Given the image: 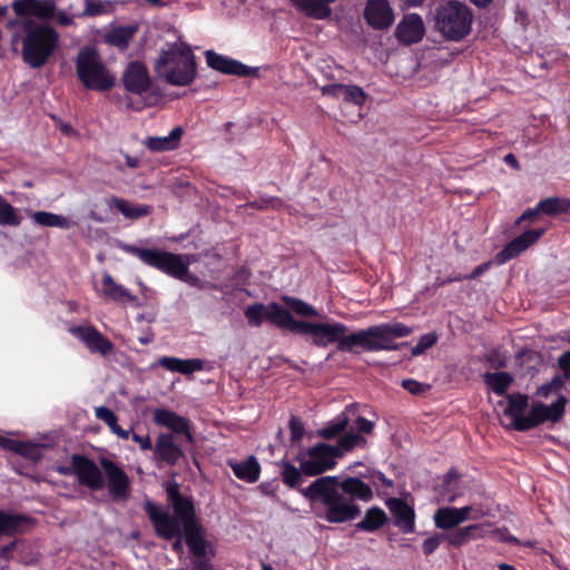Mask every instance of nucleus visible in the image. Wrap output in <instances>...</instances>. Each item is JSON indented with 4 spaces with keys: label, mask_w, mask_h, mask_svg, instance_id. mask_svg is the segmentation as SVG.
Returning <instances> with one entry per match:
<instances>
[{
    "label": "nucleus",
    "mask_w": 570,
    "mask_h": 570,
    "mask_svg": "<svg viewBox=\"0 0 570 570\" xmlns=\"http://www.w3.org/2000/svg\"><path fill=\"white\" fill-rule=\"evenodd\" d=\"M188 265H189V263H187V266ZM177 279L186 282L194 286H199L200 288H203V285H200V279L196 275L190 274L188 268H187L186 274L181 277H177Z\"/></svg>",
    "instance_id": "obj_63"
},
{
    "label": "nucleus",
    "mask_w": 570,
    "mask_h": 570,
    "mask_svg": "<svg viewBox=\"0 0 570 570\" xmlns=\"http://www.w3.org/2000/svg\"><path fill=\"white\" fill-rule=\"evenodd\" d=\"M365 443L364 436L351 431L341 436L334 445L320 442L307 450H301L295 460L299 463L305 475L316 476L334 469L337 459Z\"/></svg>",
    "instance_id": "obj_5"
},
{
    "label": "nucleus",
    "mask_w": 570,
    "mask_h": 570,
    "mask_svg": "<svg viewBox=\"0 0 570 570\" xmlns=\"http://www.w3.org/2000/svg\"><path fill=\"white\" fill-rule=\"evenodd\" d=\"M137 32V24L118 26L106 33L105 40L108 45L126 50Z\"/></svg>",
    "instance_id": "obj_31"
},
{
    "label": "nucleus",
    "mask_w": 570,
    "mask_h": 570,
    "mask_svg": "<svg viewBox=\"0 0 570 570\" xmlns=\"http://www.w3.org/2000/svg\"><path fill=\"white\" fill-rule=\"evenodd\" d=\"M16 27H20L23 32L22 60L35 69L43 67L58 46V32L51 26L37 23L32 19H11L7 22L8 29Z\"/></svg>",
    "instance_id": "obj_4"
},
{
    "label": "nucleus",
    "mask_w": 570,
    "mask_h": 570,
    "mask_svg": "<svg viewBox=\"0 0 570 570\" xmlns=\"http://www.w3.org/2000/svg\"><path fill=\"white\" fill-rule=\"evenodd\" d=\"M335 0H291L292 4L308 18L324 20L327 19L332 10L328 7Z\"/></svg>",
    "instance_id": "obj_26"
},
{
    "label": "nucleus",
    "mask_w": 570,
    "mask_h": 570,
    "mask_svg": "<svg viewBox=\"0 0 570 570\" xmlns=\"http://www.w3.org/2000/svg\"><path fill=\"white\" fill-rule=\"evenodd\" d=\"M288 428L291 432V442L298 443L305 434L304 423L295 415H292L288 422Z\"/></svg>",
    "instance_id": "obj_52"
},
{
    "label": "nucleus",
    "mask_w": 570,
    "mask_h": 570,
    "mask_svg": "<svg viewBox=\"0 0 570 570\" xmlns=\"http://www.w3.org/2000/svg\"><path fill=\"white\" fill-rule=\"evenodd\" d=\"M31 218L36 224L45 227L68 229L71 226L70 220L67 217L50 212H33L31 214Z\"/></svg>",
    "instance_id": "obj_38"
},
{
    "label": "nucleus",
    "mask_w": 570,
    "mask_h": 570,
    "mask_svg": "<svg viewBox=\"0 0 570 570\" xmlns=\"http://www.w3.org/2000/svg\"><path fill=\"white\" fill-rule=\"evenodd\" d=\"M282 301L289 306L296 314L301 316H316L317 312L314 309L313 306L308 305L307 303L303 302L302 299L291 297V296H283Z\"/></svg>",
    "instance_id": "obj_46"
},
{
    "label": "nucleus",
    "mask_w": 570,
    "mask_h": 570,
    "mask_svg": "<svg viewBox=\"0 0 570 570\" xmlns=\"http://www.w3.org/2000/svg\"><path fill=\"white\" fill-rule=\"evenodd\" d=\"M83 16L97 17L109 11L110 4L107 1L101 0H85Z\"/></svg>",
    "instance_id": "obj_49"
},
{
    "label": "nucleus",
    "mask_w": 570,
    "mask_h": 570,
    "mask_svg": "<svg viewBox=\"0 0 570 570\" xmlns=\"http://www.w3.org/2000/svg\"><path fill=\"white\" fill-rule=\"evenodd\" d=\"M304 472L301 466L296 468L291 462L282 463L281 476L284 484L292 489H297L304 481L303 479Z\"/></svg>",
    "instance_id": "obj_41"
},
{
    "label": "nucleus",
    "mask_w": 570,
    "mask_h": 570,
    "mask_svg": "<svg viewBox=\"0 0 570 570\" xmlns=\"http://www.w3.org/2000/svg\"><path fill=\"white\" fill-rule=\"evenodd\" d=\"M311 505L324 508L323 512L316 511L320 519L330 523H345L355 520L361 514V508L356 501L370 502L373 499L372 488L357 476H320L308 487L299 490Z\"/></svg>",
    "instance_id": "obj_2"
},
{
    "label": "nucleus",
    "mask_w": 570,
    "mask_h": 570,
    "mask_svg": "<svg viewBox=\"0 0 570 570\" xmlns=\"http://www.w3.org/2000/svg\"><path fill=\"white\" fill-rule=\"evenodd\" d=\"M542 215L541 210L538 209V204L533 208L525 209L522 215L517 219L515 224H520L522 222H531L534 223L538 220V217Z\"/></svg>",
    "instance_id": "obj_57"
},
{
    "label": "nucleus",
    "mask_w": 570,
    "mask_h": 570,
    "mask_svg": "<svg viewBox=\"0 0 570 570\" xmlns=\"http://www.w3.org/2000/svg\"><path fill=\"white\" fill-rule=\"evenodd\" d=\"M109 206L120 212L128 219H139L148 216L153 207L149 205H132L124 198L112 196L109 199Z\"/></svg>",
    "instance_id": "obj_34"
},
{
    "label": "nucleus",
    "mask_w": 570,
    "mask_h": 570,
    "mask_svg": "<svg viewBox=\"0 0 570 570\" xmlns=\"http://www.w3.org/2000/svg\"><path fill=\"white\" fill-rule=\"evenodd\" d=\"M480 531V525L470 524L464 528H459L454 531L444 533V540L452 547L460 548L468 543L471 539L475 538L476 532Z\"/></svg>",
    "instance_id": "obj_39"
},
{
    "label": "nucleus",
    "mask_w": 570,
    "mask_h": 570,
    "mask_svg": "<svg viewBox=\"0 0 570 570\" xmlns=\"http://www.w3.org/2000/svg\"><path fill=\"white\" fill-rule=\"evenodd\" d=\"M364 19L374 30H386L394 22V12L387 0H367Z\"/></svg>",
    "instance_id": "obj_19"
},
{
    "label": "nucleus",
    "mask_w": 570,
    "mask_h": 570,
    "mask_svg": "<svg viewBox=\"0 0 570 570\" xmlns=\"http://www.w3.org/2000/svg\"><path fill=\"white\" fill-rule=\"evenodd\" d=\"M245 316L252 326H259L267 321V305L255 303L245 309Z\"/></svg>",
    "instance_id": "obj_44"
},
{
    "label": "nucleus",
    "mask_w": 570,
    "mask_h": 570,
    "mask_svg": "<svg viewBox=\"0 0 570 570\" xmlns=\"http://www.w3.org/2000/svg\"><path fill=\"white\" fill-rule=\"evenodd\" d=\"M568 400L564 395H559L558 399L550 405L537 403L533 405V428L540 425L546 421L559 422L564 415L566 405Z\"/></svg>",
    "instance_id": "obj_24"
},
{
    "label": "nucleus",
    "mask_w": 570,
    "mask_h": 570,
    "mask_svg": "<svg viewBox=\"0 0 570 570\" xmlns=\"http://www.w3.org/2000/svg\"><path fill=\"white\" fill-rule=\"evenodd\" d=\"M0 446L12 452L20 451L21 448H24L21 441L12 440L2 435H0Z\"/></svg>",
    "instance_id": "obj_59"
},
{
    "label": "nucleus",
    "mask_w": 570,
    "mask_h": 570,
    "mask_svg": "<svg viewBox=\"0 0 570 570\" xmlns=\"http://www.w3.org/2000/svg\"><path fill=\"white\" fill-rule=\"evenodd\" d=\"M153 422L158 426L168 429L174 436L183 435L188 443H195L191 422L187 417L171 410L156 409L153 413Z\"/></svg>",
    "instance_id": "obj_15"
},
{
    "label": "nucleus",
    "mask_w": 570,
    "mask_h": 570,
    "mask_svg": "<svg viewBox=\"0 0 570 570\" xmlns=\"http://www.w3.org/2000/svg\"><path fill=\"white\" fill-rule=\"evenodd\" d=\"M267 321L275 326L301 334L305 321H297L291 312L278 303L267 305Z\"/></svg>",
    "instance_id": "obj_25"
},
{
    "label": "nucleus",
    "mask_w": 570,
    "mask_h": 570,
    "mask_svg": "<svg viewBox=\"0 0 570 570\" xmlns=\"http://www.w3.org/2000/svg\"><path fill=\"white\" fill-rule=\"evenodd\" d=\"M444 541V533H434L422 542V552L425 557L433 554L441 542Z\"/></svg>",
    "instance_id": "obj_53"
},
{
    "label": "nucleus",
    "mask_w": 570,
    "mask_h": 570,
    "mask_svg": "<svg viewBox=\"0 0 570 570\" xmlns=\"http://www.w3.org/2000/svg\"><path fill=\"white\" fill-rule=\"evenodd\" d=\"M389 519L386 513L380 507H372L366 510L364 518L355 524V528L364 532H376L382 529Z\"/></svg>",
    "instance_id": "obj_33"
},
{
    "label": "nucleus",
    "mask_w": 570,
    "mask_h": 570,
    "mask_svg": "<svg viewBox=\"0 0 570 570\" xmlns=\"http://www.w3.org/2000/svg\"><path fill=\"white\" fill-rule=\"evenodd\" d=\"M21 222L18 210L0 195V225L17 227Z\"/></svg>",
    "instance_id": "obj_42"
},
{
    "label": "nucleus",
    "mask_w": 570,
    "mask_h": 570,
    "mask_svg": "<svg viewBox=\"0 0 570 570\" xmlns=\"http://www.w3.org/2000/svg\"><path fill=\"white\" fill-rule=\"evenodd\" d=\"M235 476L248 483H254L259 479L261 464L254 455L248 456L240 462L229 463Z\"/></svg>",
    "instance_id": "obj_32"
},
{
    "label": "nucleus",
    "mask_w": 570,
    "mask_h": 570,
    "mask_svg": "<svg viewBox=\"0 0 570 570\" xmlns=\"http://www.w3.org/2000/svg\"><path fill=\"white\" fill-rule=\"evenodd\" d=\"M438 343V335L434 332L423 334L415 346L412 347V356H420Z\"/></svg>",
    "instance_id": "obj_48"
},
{
    "label": "nucleus",
    "mask_w": 570,
    "mask_h": 570,
    "mask_svg": "<svg viewBox=\"0 0 570 570\" xmlns=\"http://www.w3.org/2000/svg\"><path fill=\"white\" fill-rule=\"evenodd\" d=\"M205 57L208 67L222 73L234 75L237 77L258 76L259 69L257 67H248L238 60H235L227 56L219 55L214 50H207L205 52Z\"/></svg>",
    "instance_id": "obj_16"
},
{
    "label": "nucleus",
    "mask_w": 570,
    "mask_h": 570,
    "mask_svg": "<svg viewBox=\"0 0 570 570\" xmlns=\"http://www.w3.org/2000/svg\"><path fill=\"white\" fill-rule=\"evenodd\" d=\"M181 136V127H175L166 137H148L145 145L151 151H170L178 147Z\"/></svg>",
    "instance_id": "obj_35"
},
{
    "label": "nucleus",
    "mask_w": 570,
    "mask_h": 570,
    "mask_svg": "<svg viewBox=\"0 0 570 570\" xmlns=\"http://www.w3.org/2000/svg\"><path fill=\"white\" fill-rule=\"evenodd\" d=\"M131 439L134 442L139 444L142 451L154 450L150 436L148 434L139 435L137 433H132Z\"/></svg>",
    "instance_id": "obj_60"
},
{
    "label": "nucleus",
    "mask_w": 570,
    "mask_h": 570,
    "mask_svg": "<svg viewBox=\"0 0 570 570\" xmlns=\"http://www.w3.org/2000/svg\"><path fill=\"white\" fill-rule=\"evenodd\" d=\"M538 209L542 215L557 217L559 215L570 214V198L567 197H547L538 203Z\"/></svg>",
    "instance_id": "obj_36"
},
{
    "label": "nucleus",
    "mask_w": 570,
    "mask_h": 570,
    "mask_svg": "<svg viewBox=\"0 0 570 570\" xmlns=\"http://www.w3.org/2000/svg\"><path fill=\"white\" fill-rule=\"evenodd\" d=\"M69 333L85 344L92 354L109 355L114 343L102 335L94 325H76L69 328Z\"/></svg>",
    "instance_id": "obj_14"
},
{
    "label": "nucleus",
    "mask_w": 570,
    "mask_h": 570,
    "mask_svg": "<svg viewBox=\"0 0 570 570\" xmlns=\"http://www.w3.org/2000/svg\"><path fill=\"white\" fill-rule=\"evenodd\" d=\"M166 495L169 505L173 509V515L154 503L151 500L144 502V510L148 515L155 533L158 538L170 541L175 539L171 544L174 552L180 554L184 551L183 538L185 539V521L177 514L179 508H191L193 519L196 523H200L196 518V509L191 497H185L180 493L179 484L170 482L166 487Z\"/></svg>",
    "instance_id": "obj_3"
},
{
    "label": "nucleus",
    "mask_w": 570,
    "mask_h": 570,
    "mask_svg": "<svg viewBox=\"0 0 570 570\" xmlns=\"http://www.w3.org/2000/svg\"><path fill=\"white\" fill-rule=\"evenodd\" d=\"M566 380L560 376V374H556L550 382L542 384L538 389V394L542 397H548L553 391L558 392L564 389Z\"/></svg>",
    "instance_id": "obj_50"
},
{
    "label": "nucleus",
    "mask_w": 570,
    "mask_h": 570,
    "mask_svg": "<svg viewBox=\"0 0 570 570\" xmlns=\"http://www.w3.org/2000/svg\"><path fill=\"white\" fill-rule=\"evenodd\" d=\"M355 429L357 431L356 434L358 435H361V433L371 434L374 429V423L363 416H357L355 421ZM351 431L355 433L353 429Z\"/></svg>",
    "instance_id": "obj_56"
},
{
    "label": "nucleus",
    "mask_w": 570,
    "mask_h": 570,
    "mask_svg": "<svg viewBox=\"0 0 570 570\" xmlns=\"http://www.w3.org/2000/svg\"><path fill=\"white\" fill-rule=\"evenodd\" d=\"M76 72L81 83L90 90L107 91L115 85V77L108 71L94 47L79 50Z\"/></svg>",
    "instance_id": "obj_8"
},
{
    "label": "nucleus",
    "mask_w": 570,
    "mask_h": 570,
    "mask_svg": "<svg viewBox=\"0 0 570 570\" xmlns=\"http://www.w3.org/2000/svg\"><path fill=\"white\" fill-rule=\"evenodd\" d=\"M508 405L503 413L505 416L511 419L510 428L525 432L533 429V406L531 407L528 415H524V411L529 406V397L525 394L513 393L508 394Z\"/></svg>",
    "instance_id": "obj_12"
},
{
    "label": "nucleus",
    "mask_w": 570,
    "mask_h": 570,
    "mask_svg": "<svg viewBox=\"0 0 570 570\" xmlns=\"http://www.w3.org/2000/svg\"><path fill=\"white\" fill-rule=\"evenodd\" d=\"M484 362L497 372L507 366V357L499 348H492L484 355Z\"/></svg>",
    "instance_id": "obj_51"
},
{
    "label": "nucleus",
    "mask_w": 570,
    "mask_h": 570,
    "mask_svg": "<svg viewBox=\"0 0 570 570\" xmlns=\"http://www.w3.org/2000/svg\"><path fill=\"white\" fill-rule=\"evenodd\" d=\"M155 68L173 86H188L197 76L196 57L186 42H174L161 50Z\"/></svg>",
    "instance_id": "obj_6"
},
{
    "label": "nucleus",
    "mask_w": 570,
    "mask_h": 570,
    "mask_svg": "<svg viewBox=\"0 0 570 570\" xmlns=\"http://www.w3.org/2000/svg\"><path fill=\"white\" fill-rule=\"evenodd\" d=\"M283 205V200L278 197L261 198L250 203V206L257 209H266L269 206L273 208H279Z\"/></svg>",
    "instance_id": "obj_55"
},
{
    "label": "nucleus",
    "mask_w": 570,
    "mask_h": 570,
    "mask_svg": "<svg viewBox=\"0 0 570 570\" xmlns=\"http://www.w3.org/2000/svg\"><path fill=\"white\" fill-rule=\"evenodd\" d=\"M32 522V519L21 513H10L0 510V535H14L22 533L23 528Z\"/></svg>",
    "instance_id": "obj_29"
},
{
    "label": "nucleus",
    "mask_w": 570,
    "mask_h": 570,
    "mask_svg": "<svg viewBox=\"0 0 570 570\" xmlns=\"http://www.w3.org/2000/svg\"><path fill=\"white\" fill-rule=\"evenodd\" d=\"M484 383L491 389L497 395H508L507 392L513 383V376L509 372H487L483 374Z\"/></svg>",
    "instance_id": "obj_37"
},
{
    "label": "nucleus",
    "mask_w": 570,
    "mask_h": 570,
    "mask_svg": "<svg viewBox=\"0 0 570 570\" xmlns=\"http://www.w3.org/2000/svg\"><path fill=\"white\" fill-rule=\"evenodd\" d=\"M121 250L140 259L145 265L150 266L174 278L181 277L187 272V263L181 255L160 250L157 248H141L132 244H121Z\"/></svg>",
    "instance_id": "obj_10"
},
{
    "label": "nucleus",
    "mask_w": 570,
    "mask_h": 570,
    "mask_svg": "<svg viewBox=\"0 0 570 570\" xmlns=\"http://www.w3.org/2000/svg\"><path fill=\"white\" fill-rule=\"evenodd\" d=\"M53 19H56L57 23L63 27L72 23V18L63 11H60L57 14L55 13Z\"/></svg>",
    "instance_id": "obj_64"
},
{
    "label": "nucleus",
    "mask_w": 570,
    "mask_h": 570,
    "mask_svg": "<svg viewBox=\"0 0 570 570\" xmlns=\"http://www.w3.org/2000/svg\"><path fill=\"white\" fill-rule=\"evenodd\" d=\"M100 465L107 476L109 494L115 501H127L130 497V479L128 474L114 461L100 459Z\"/></svg>",
    "instance_id": "obj_13"
},
{
    "label": "nucleus",
    "mask_w": 570,
    "mask_h": 570,
    "mask_svg": "<svg viewBox=\"0 0 570 570\" xmlns=\"http://www.w3.org/2000/svg\"><path fill=\"white\" fill-rule=\"evenodd\" d=\"M394 35L397 41L405 46L420 42L425 35L422 17L417 13L404 14L397 23Z\"/></svg>",
    "instance_id": "obj_21"
},
{
    "label": "nucleus",
    "mask_w": 570,
    "mask_h": 570,
    "mask_svg": "<svg viewBox=\"0 0 570 570\" xmlns=\"http://www.w3.org/2000/svg\"><path fill=\"white\" fill-rule=\"evenodd\" d=\"M96 417L104 421L118 438L128 440L130 432L118 424L117 415L106 406H98L95 410Z\"/></svg>",
    "instance_id": "obj_40"
},
{
    "label": "nucleus",
    "mask_w": 570,
    "mask_h": 570,
    "mask_svg": "<svg viewBox=\"0 0 570 570\" xmlns=\"http://www.w3.org/2000/svg\"><path fill=\"white\" fill-rule=\"evenodd\" d=\"M345 102L362 106L365 102V91L355 85H345L341 97Z\"/></svg>",
    "instance_id": "obj_45"
},
{
    "label": "nucleus",
    "mask_w": 570,
    "mask_h": 570,
    "mask_svg": "<svg viewBox=\"0 0 570 570\" xmlns=\"http://www.w3.org/2000/svg\"><path fill=\"white\" fill-rule=\"evenodd\" d=\"M344 83H330L322 88V94L325 96H330L336 99L342 97V91L344 88Z\"/></svg>",
    "instance_id": "obj_58"
},
{
    "label": "nucleus",
    "mask_w": 570,
    "mask_h": 570,
    "mask_svg": "<svg viewBox=\"0 0 570 570\" xmlns=\"http://www.w3.org/2000/svg\"><path fill=\"white\" fill-rule=\"evenodd\" d=\"M350 424V417L346 411L340 413L333 420L327 422L323 428L316 431V436L324 440H335L343 436L347 431Z\"/></svg>",
    "instance_id": "obj_30"
},
{
    "label": "nucleus",
    "mask_w": 570,
    "mask_h": 570,
    "mask_svg": "<svg viewBox=\"0 0 570 570\" xmlns=\"http://www.w3.org/2000/svg\"><path fill=\"white\" fill-rule=\"evenodd\" d=\"M176 512L185 521V543L191 556L193 570H214L212 563L214 551L205 538L206 530L204 525L194 521L190 507H178Z\"/></svg>",
    "instance_id": "obj_7"
},
{
    "label": "nucleus",
    "mask_w": 570,
    "mask_h": 570,
    "mask_svg": "<svg viewBox=\"0 0 570 570\" xmlns=\"http://www.w3.org/2000/svg\"><path fill=\"white\" fill-rule=\"evenodd\" d=\"M154 456L158 463L175 466L179 460L185 459V452L171 433H159L154 446Z\"/></svg>",
    "instance_id": "obj_20"
},
{
    "label": "nucleus",
    "mask_w": 570,
    "mask_h": 570,
    "mask_svg": "<svg viewBox=\"0 0 570 570\" xmlns=\"http://www.w3.org/2000/svg\"><path fill=\"white\" fill-rule=\"evenodd\" d=\"M492 266V261H488L478 265L470 274L466 275V279H475L480 277L482 274L488 272Z\"/></svg>",
    "instance_id": "obj_61"
},
{
    "label": "nucleus",
    "mask_w": 570,
    "mask_h": 570,
    "mask_svg": "<svg viewBox=\"0 0 570 570\" xmlns=\"http://www.w3.org/2000/svg\"><path fill=\"white\" fill-rule=\"evenodd\" d=\"M347 326L343 323H311L304 322L301 334H308L314 345L326 347L337 343V350L346 353H357L356 347L366 352L399 351L407 346V342H395L396 338L407 337L413 328L401 322L381 323L358 332L346 334Z\"/></svg>",
    "instance_id": "obj_1"
},
{
    "label": "nucleus",
    "mask_w": 570,
    "mask_h": 570,
    "mask_svg": "<svg viewBox=\"0 0 570 570\" xmlns=\"http://www.w3.org/2000/svg\"><path fill=\"white\" fill-rule=\"evenodd\" d=\"M472 21L473 13L466 4L449 1L438 9L435 27L446 40L460 41L470 33Z\"/></svg>",
    "instance_id": "obj_9"
},
{
    "label": "nucleus",
    "mask_w": 570,
    "mask_h": 570,
    "mask_svg": "<svg viewBox=\"0 0 570 570\" xmlns=\"http://www.w3.org/2000/svg\"><path fill=\"white\" fill-rule=\"evenodd\" d=\"M390 510L395 527L403 533H413L415 531V511L401 498H390L385 502Z\"/></svg>",
    "instance_id": "obj_22"
},
{
    "label": "nucleus",
    "mask_w": 570,
    "mask_h": 570,
    "mask_svg": "<svg viewBox=\"0 0 570 570\" xmlns=\"http://www.w3.org/2000/svg\"><path fill=\"white\" fill-rule=\"evenodd\" d=\"M125 89L136 95L147 92L151 87V79L144 62L130 61L121 77Z\"/></svg>",
    "instance_id": "obj_18"
},
{
    "label": "nucleus",
    "mask_w": 570,
    "mask_h": 570,
    "mask_svg": "<svg viewBox=\"0 0 570 570\" xmlns=\"http://www.w3.org/2000/svg\"><path fill=\"white\" fill-rule=\"evenodd\" d=\"M57 4L55 0H33V17L40 20H51L55 17Z\"/></svg>",
    "instance_id": "obj_43"
},
{
    "label": "nucleus",
    "mask_w": 570,
    "mask_h": 570,
    "mask_svg": "<svg viewBox=\"0 0 570 570\" xmlns=\"http://www.w3.org/2000/svg\"><path fill=\"white\" fill-rule=\"evenodd\" d=\"M11 8L14 11L18 21L31 19L33 17V0H13Z\"/></svg>",
    "instance_id": "obj_47"
},
{
    "label": "nucleus",
    "mask_w": 570,
    "mask_h": 570,
    "mask_svg": "<svg viewBox=\"0 0 570 570\" xmlns=\"http://www.w3.org/2000/svg\"><path fill=\"white\" fill-rule=\"evenodd\" d=\"M158 363L167 371L184 375H189L204 368V362L199 358L181 360L174 356H163L159 358Z\"/></svg>",
    "instance_id": "obj_28"
},
{
    "label": "nucleus",
    "mask_w": 570,
    "mask_h": 570,
    "mask_svg": "<svg viewBox=\"0 0 570 570\" xmlns=\"http://www.w3.org/2000/svg\"><path fill=\"white\" fill-rule=\"evenodd\" d=\"M546 233L543 228L529 229L509 242L495 256L498 264H504L521 253L527 250L530 246L535 244Z\"/></svg>",
    "instance_id": "obj_17"
},
{
    "label": "nucleus",
    "mask_w": 570,
    "mask_h": 570,
    "mask_svg": "<svg viewBox=\"0 0 570 570\" xmlns=\"http://www.w3.org/2000/svg\"><path fill=\"white\" fill-rule=\"evenodd\" d=\"M70 466H59L58 472L62 475L75 473L78 482L94 491L104 489L105 480L98 465L83 454L75 453L70 458Z\"/></svg>",
    "instance_id": "obj_11"
},
{
    "label": "nucleus",
    "mask_w": 570,
    "mask_h": 570,
    "mask_svg": "<svg viewBox=\"0 0 570 570\" xmlns=\"http://www.w3.org/2000/svg\"><path fill=\"white\" fill-rule=\"evenodd\" d=\"M471 511V505L439 508L433 515L434 524L438 529L451 530L469 520Z\"/></svg>",
    "instance_id": "obj_23"
},
{
    "label": "nucleus",
    "mask_w": 570,
    "mask_h": 570,
    "mask_svg": "<svg viewBox=\"0 0 570 570\" xmlns=\"http://www.w3.org/2000/svg\"><path fill=\"white\" fill-rule=\"evenodd\" d=\"M401 386L413 395H421L429 389V385H424L414 379L402 380Z\"/></svg>",
    "instance_id": "obj_54"
},
{
    "label": "nucleus",
    "mask_w": 570,
    "mask_h": 570,
    "mask_svg": "<svg viewBox=\"0 0 570 570\" xmlns=\"http://www.w3.org/2000/svg\"><path fill=\"white\" fill-rule=\"evenodd\" d=\"M22 444L24 445V448H21L20 451H14V453L20 454L26 458L33 459L35 458L33 453L37 451V446L35 444L27 443V442H22Z\"/></svg>",
    "instance_id": "obj_62"
},
{
    "label": "nucleus",
    "mask_w": 570,
    "mask_h": 570,
    "mask_svg": "<svg viewBox=\"0 0 570 570\" xmlns=\"http://www.w3.org/2000/svg\"><path fill=\"white\" fill-rule=\"evenodd\" d=\"M101 285L104 295L110 301L131 304L137 301V296L122 285L116 283L109 273L102 275Z\"/></svg>",
    "instance_id": "obj_27"
}]
</instances>
